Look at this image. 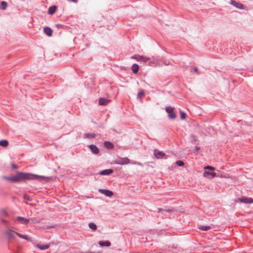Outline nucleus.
I'll return each mask as SVG.
<instances>
[{"mask_svg": "<svg viewBox=\"0 0 253 253\" xmlns=\"http://www.w3.org/2000/svg\"><path fill=\"white\" fill-rule=\"evenodd\" d=\"M36 247L41 250H46L49 248V246L48 245H42L41 244H37Z\"/></svg>", "mask_w": 253, "mask_h": 253, "instance_id": "obj_14", "label": "nucleus"}, {"mask_svg": "<svg viewBox=\"0 0 253 253\" xmlns=\"http://www.w3.org/2000/svg\"><path fill=\"white\" fill-rule=\"evenodd\" d=\"M204 169H207V170H210L211 171H213L215 170V169L214 167L207 166L204 168Z\"/></svg>", "mask_w": 253, "mask_h": 253, "instance_id": "obj_26", "label": "nucleus"}, {"mask_svg": "<svg viewBox=\"0 0 253 253\" xmlns=\"http://www.w3.org/2000/svg\"><path fill=\"white\" fill-rule=\"evenodd\" d=\"M44 33L48 37H51L52 35V30L48 27H46L44 28Z\"/></svg>", "mask_w": 253, "mask_h": 253, "instance_id": "obj_12", "label": "nucleus"}, {"mask_svg": "<svg viewBox=\"0 0 253 253\" xmlns=\"http://www.w3.org/2000/svg\"><path fill=\"white\" fill-rule=\"evenodd\" d=\"M24 198L25 200H29V197L28 196L26 195L24 196Z\"/></svg>", "mask_w": 253, "mask_h": 253, "instance_id": "obj_31", "label": "nucleus"}, {"mask_svg": "<svg viewBox=\"0 0 253 253\" xmlns=\"http://www.w3.org/2000/svg\"><path fill=\"white\" fill-rule=\"evenodd\" d=\"M7 7V3L4 1H2L0 3V7L2 10H5Z\"/></svg>", "mask_w": 253, "mask_h": 253, "instance_id": "obj_23", "label": "nucleus"}, {"mask_svg": "<svg viewBox=\"0 0 253 253\" xmlns=\"http://www.w3.org/2000/svg\"><path fill=\"white\" fill-rule=\"evenodd\" d=\"M238 201L241 203L245 204H251L253 203V199L248 197H243L238 199Z\"/></svg>", "mask_w": 253, "mask_h": 253, "instance_id": "obj_8", "label": "nucleus"}, {"mask_svg": "<svg viewBox=\"0 0 253 253\" xmlns=\"http://www.w3.org/2000/svg\"><path fill=\"white\" fill-rule=\"evenodd\" d=\"M56 8L57 7L55 6H52L50 7L48 10V13L50 15H52L55 12Z\"/></svg>", "mask_w": 253, "mask_h": 253, "instance_id": "obj_16", "label": "nucleus"}, {"mask_svg": "<svg viewBox=\"0 0 253 253\" xmlns=\"http://www.w3.org/2000/svg\"><path fill=\"white\" fill-rule=\"evenodd\" d=\"M129 163L130 160L127 157H119L113 161V164L124 165L128 164Z\"/></svg>", "mask_w": 253, "mask_h": 253, "instance_id": "obj_3", "label": "nucleus"}, {"mask_svg": "<svg viewBox=\"0 0 253 253\" xmlns=\"http://www.w3.org/2000/svg\"><path fill=\"white\" fill-rule=\"evenodd\" d=\"M231 4L233 5H234V6H236V7H238L240 9H243L244 8V5L242 4L239 3L235 1H232Z\"/></svg>", "mask_w": 253, "mask_h": 253, "instance_id": "obj_17", "label": "nucleus"}, {"mask_svg": "<svg viewBox=\"0 0 253 253\" xmlns=\"http://www.w3.org/2000/svg\"><path fill=\"white\" fill-rule=\"evenodd\" d=\"M176 164L178 166L181 167L184 165V163L182 161H177L176 162Z\"/></svg>", "mask_w": 253, "mask_h": 253, "instance_id": "obj_28", "label": "nucleus"}, {"mask_svg": "<svg viewBox=\"0 0 253 253\" xmlns=\"http://www.w3.org/2000/svg\"><path fill=\"white\" fill-rule=\"evenodd\" d=\"M110 100L104 98H100L99 99V104L100 105H106L110 102Z\"/></svg>", "mask_w": 253, "mask_h": 253, "instance_id": "obj_11", "label": "nucleus"}, {"mask_svg": "<svg viewBox=\"0 0 253 253\" xmlns=\"http://www.w3.org/2000/svg\"><path fill=\"white\" fill-rule=\"evenodd\" d=\"M8 145V142L6 140H2L0 141V145L2 147H6Z\"/></svg>", "mask_w": 253, "mask_h": 253, "instance_id": "obj_22", "label": "nucleus"}, {"mask_svg": "<svg viewBox=\"0 0 253 253\" xmlns=\"http://www.w3.org/2000/svg\"><path fill=\"white\" fill-rule=\"evenodd\" d=\"M173 108L171 107H168L166 108V110L169 114V117L170 119H173L175 118L176 115L173 111Z\"/></svg>", "mask_w": 253, "mask_h": 253, "instance_id": "obj_6", "label": "nucleus"}, {"mask_svg": "<svg viewBox=\"0 0 253 253\" xmlns=\"http://www.w3.org/2000/svg\"><path fill=\"white\" fill-rule=\"evenodd\" d=\"M4 234L9 239H13L15 238V235L18 236L19 238L26 240L28 241H31V238L28 235L25 234H22L17 232H15L10 229H8L4 232Z\"/></svg>", "mask_w": 253, "mask_h": 253, "instance_id": "obj_2", "label": "nucleus"}, {"mask_svg": "<svg viewBox=\"0 0 253 253\" xmlns=\"http://www.w3.org/2000/svg\"><path fill=\"white\" fill-rule=\"evenodd\" d=\"M99 245L101 247H103V246L109 247L111 245V243L108 241H100L99 242Z\"/></svg>", "mask_w": 253, "mask_h": 253, "instance_id": "obj_18", "label": "nucleus"}, {"mask_svg": "<svg viewBox=\"0 0 253 253\" xmlns=\"http://www.w3.org/2000/svg\"><path fill=\"white\" fill-rule=\"evenodd\" d=\"M113 172V170L112 169H107L101 171L99 174L100 175H109Z\"/></svg>", "mask_w": 253, "mask_h": 253, "instance_id": "obj_15", "label": "nucleus"}, {"mask_svg": "<svg viewBox=\"0 0 253 253\" xmlns=\"http://www.w3.org/2000/svg\"><path fill=\"white\" fill-rule=\"evenodd\" d=\"M131 70L134 73H137L139 70V66L136 64H134L131 66Z\"/></svg>", "mask_w": 253, "mask_h": 253, "instance_id": "obj_20", "label": "nucleus"}, {"mask_svg": "<svg viewBox=\"0 0 253 253\" xmlns=\"http://www.w3.org/2000/svg\"><path fill=\"white\" fill-rule=\"evenodd\" d=\"M12 168H13V169H16V168H17V167H16L15 165H13L12 166Z\"/></svg>", "mask_w": 253, "mask_h": 253, "instance_id": "obj_33", "label": "nucleus"}, {"mask_svg": "<svg viewBox=\"0 0 253 253\" xmlns=\"http://www.w3.org/2000/svg\"><path fill=\"white\" fill-rule=\"evenodd\" d=\"M104 145L105 147H106L107 148H108V149H112L113 147V145L112 144V143L108 142V141H105L104 143Z\"/></svg>", "mask_w": 253, "mask_h": 253, "instance_id": "obj_21", "label": "nucleus"}, {"mask_svg": "<svg viewBox=\"0 0 253 253\" xmlns=\"http://www.w3.org/2000/svg\"><path fill=\"white\" fill-rule=\"evenodd\" d=\"M144 95V92L143 90H141L137 94V97L139 98H141Z\"/></svg>", "mask_w": 253, "mask_h": 253, "instance_id": "obj_27", "label": "nucleus"}, {"mask_svg": "<svg viewBox=\"0 0 253 253\" xmlns=\"http://www.w3.org/2000/svg\"><path fill=\"white\" fill-rule=\"evenodd\" d=\"M171 211V210H167V211L168 212H170Z\"/></svg>", "mask_w": 253, "mask_h": 253, "instance_id": "obj_34", "label": "nucleus"}, {"mask_svg": "<svg viewBox=\"0 0 253 253\" xmlns=\"http://www.w3.org/2000/svg\"><path fill=\"white\" fill-rule=\"evenodd\" d=\"M16 218L17 221L23 224H27L30 221V219L25 218L21 216H17Z\"/></svg>", "mask_w": 253, "mask_h": 253, "instance_id": "obj_10", "label": "nucleus"}, {"mask_svg": "<svg viewBox=\"0 0 253 253\" xmlns=\"http://www.w3.org/2000/svg\"><path fill=\"white\" fill-rule=\"evenodd\" d=\"M186 114L184 112H181L180 113V119L181 120H184L186 118Z\"/></svg>", "mask_w": 253, "mask_h": 253, "instance_id": "obj_29", "label": "nucleus"}, {"mask_svg": "<svg viewBox=\"0 0 253 253\" xmlns=\"http://www.w3.org/2000/svg\"><path fill=\"white\" fill-rule=\"evenodd\" d=\"M198 228L202 231H207L211 229V226L201 225L198 226Z\"/></svg>", "mask_w": 253, "mask_h": 253, "instance_id": "obj_19", "label": "nucleus"}, {"mask_svg": "<svg viewBox=\"0 0 253 253\" xmlns=\"http://www.w3.org/2000/svg\"><path fill=\"white\" fill-rule=\"evenodd\" d=\"M164 210L162 209H161V208H159L158 209V212H160V211H164Z\"/></svg>", "mask_w": 253, "mask_h": 253, "instance_id": "obj_32", "label": "nucleus"}, {"mask_svg": "<svg viewBox=\"0 0 253 253\" xmlns=\"http://www.w3.org/2000/svg\"><path fill=\"white\" fill-rule=\"evenodd\" d=\"M203 176L205 177L208 178V179H211L214 177L218 176V175H217V174L215 172H212V171H207V170H206L204 172Z\"/></svg>", "mask_w": 253, "mask_h": 253, "instance_id": "obj_5", "label": "nucleus"}, {"mask_svg": "<svg viewBox=\"0 0 253 253\" xmlns=\"http://www.w3.org/2000/svg\"><path fill=\"white\" fill-rule=\"evenodd\" d=\"M95 134L94 133H85L84 137L87 138H93L95 137Z\"/></svg>", "mask_w": 253, "mask_h": 253, "instance_id": "obj_24", "label": "nucleus"}, {"mask_svg": "<svg viewBox=\"0 0 253 253\" xmlns=\"http://www.w3.org/2000/svg\"><path fill=\"white\" fill-rule=\"evenodd\" d=\"M89 147L93 153H94L95 154H97L98 153V152H99L98 149L95 145H90L89 146Z\"/></svg>", "mask_w": 253, "mask_h": 253, "instance_id": "obj_13", "label": "nucleus"}, {"mask_svg": "<svg viewBox=\"0 0 253 253\" xmlns=\"http://www.w3.org/2000/svg\"><path fill=\"white\" fill-rule=\"evenodd\" d=\"M154 154L155 157L157 159H162V158H167L166 157V154L162 151H160L159 150H155L154 152Z\"/></svg>", "mask_w": 253, "mask_h": 253, "instance_id": "obj_7", "label": "nucleus"}, {"mask_svg": "<svg viewBox=\"0 0 253 253\" xmlns=\"http://www.w3.org/2000/svg\"><path fill=\"white\" fill-rule=\"evenodd\" d=\"M2 221L3 222H4V223H6V222H7V221H6L4 220H2Z\"/></svg>", "mask_w": 253, "mask_h": 253, "instance_id": "obj_35", "label": "nucleus"}, {"mask_svg": "<svg viewBox=\"0 0 253 253\" xmlns=\"http://www.w3.org/2000/svg\"><path fill=\"white\" fill-rule=\"evenodd\" d=\"M193 69V70H194V72H196V73H198V69L197 68H196V67H194Z\"/></svg>", "mask_w": 253, "mask_h": 253, "instance_id": "obj_30", "label": "nucleus"}, {"mask_svg": "<svg viewBox=\"0 0 253 253\" xmlns=\"http://www.w3.org/2000/svg\"><path fill=\"white\" fill-rule=\"evenodd\" d=\"M132 59H135L138 61H142L143 62H146L147 61L149 60L150 59L147 57H144L141 55H134L131 57Z\"/></svg>", "mask_w": 253, "mask_h": 253, "instance_id": "obj_4", "label": "nucleus"}, {"mask_svg": "<svg viewBox=\"0 0 253 253\" xmlns=\"http://www.w3.org/2000/svg\"><path fill=\"white\" fill-rule=\"evenodd\" d=\"M99 191L101 193L105 195V196H106L107 197H112L113 195V192H112L111 191H110L109 190H107V189H99Z\"/></svg>", "mask_w": 253, "mask_h": 253, "instance_id": "obj_9", "label": "nucleus"}, {"mask_svg": "<svg viewBox=\"0 0 253 253\" xmlns=\"http://www.w3.org/2000/svg\"><path fill=\"white\" fill-rule=\"evenodd\" d=\"M90 228L93 230H96L97 229L96 225L93 223H90L88 225Z\"/></svg>", "mask_w": 253, "mask_h": 253, "instance_id": "obj_25", "label": "nucleus"}, {"mask_svg": "<svg viewBox=\"0 0 253 253\" xmlns=\"http://www.w3.org/2000/svg\"><path fill=\"white\" fill-rule=\"evenodd\" d=\"M3 178L12 182L17 183L26 180H38L42 181L43 179L48 178V177L30 173L19 172L16 175L12 176H5L3 177Z\"/></svg>", "mask_w": 253, "mask_h": 253, "instance_id": "obj_1", "label": "nucleus"}]
</instances>
